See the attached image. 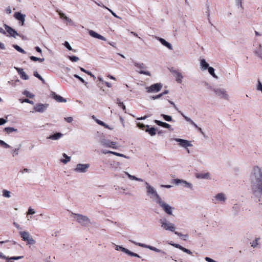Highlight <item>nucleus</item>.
Listing matches in <instances>:
<instances>
[{
	"mask_svg": "<svg viewBox=\"0 0 262 262\" xmlns=\"http://www.w3.org/2000/svg\"><path fill=\"white\" fill-rule=\"evenodd\" d=\"M249 181L252 194L259 201L262 196V170L259 167L254 166L253 167Z\"/></svg>",
	"mask_w": 262,
	"mask_h": 262,
	"instance_id": "f257e3e1",
	"label": "nucleus"
},
{
	"mask_svg": "<svg viewBox=\"0 0 262 262\" xmlns=\"http://www.w3.org/2000/svg\"><path fill=\"white\" fill-rule=\"evenodd\" d=\"M145 184L147 189V193L149 197L152 199L156 203H157L162 199L157 193L156 190L153 187L150 186L147 182H145Z\"/></svg>",
	"mask_w": 262,
	"mask_h": 262,
	"instance_id": "f03ea898",
	"label": "nucleus"
},
{
	"mask_svg": "<svg viewBox=\"0 0 262 262\" xmlns=\"http://www.w3.org/2000/svg\"><path fill=\"white\" fill-rule=\"evenodd\" d=\"M161 227L165 231L174 232L175 233L176 227L174 224L170 222L166 219H161L159 220Z\"/></svg>",
	"mask_w": 262,
	"mask_h": 262,
	"instance_id": "7ed1b4c3",
	"label": "nucleus"
},
{
	"mask_svg": "<svg viewBox=\"0 0 262 262\" xmlns=\"http://www.w3.org/2000/svg\"><path fill=\"white\" fill-rule=\"evenodd\" d=\"M72 216L75 221L82 226H87L91 223L90 220L87 216L74 213H72Z\"/></svg>",
	"mask_w": 262,
	"mask_h": 262,
	"instance_id": "20e7f679",
	"label": "nucleus"
},
{
	"mask_svg": "<svg viewBox=\"0 0 262 262\" xmlns=\"http://www.w3.org/2000/svg\"><path fill=\"white\" fill-rule=\"evenodd\" d=\"M215 96L220 99L228 101L230 99V96L227 91L223 88H215L213 89Z\"/></svg>",
	"mask_w": 262,
	"mask_h": 262,
	"instance_id": "39448f33",
	"label": "nucleus"
},
{
	"mask_svg": "<svg viewBox=\"0 0 262 262\" xmlns=\"http://www.w3.org/2000/svg\"><path fill=\"white\" fill-rule=\"evenodd\" d=\"M157 204L162 208L163 211L169 215H172V211L174 209L173 207L168 204L165 203L162 199L159 201Z\"/></svg>",
	"mask_w": 262,
	"mask_h": 262,
	"instance_id": "423d86ee",
	"label": "nucleus"
},
{
	"mask_svg": "<svg viewBox=\"0 0 262 262\" xmlns=\"http://www.w3.org/2000/svg\"><path fill=\"white\" fill-rule=\"evenodd\" d=\"M19 235L22 240L27 242L28 244L33 245L35 244V242L34 239L32 237L28 232L20 231L19 232Z\"/></svg>",
	"mask_w": 262,
	"mask_h": 262,
	"instance_id": "0eeeda50",
	"label": "nucleus"
},
{
	"mask_svg": "<svg viewBox=\"0 0 262 262\" xmlns=\"http://www.w3.org/2000/svg\"><path fill=\"white\" fill-rule=\"evenodd\" d=\"M163 87V84L161 83H157L151 85L150 86L146 88L147 93H158L160 91Z\"/></svg>",
	"mask_w": 262,
	"mask_h": 262,
	"instance_id": "6e6552de",
	"label": "nucleus"
},
{
	"mask_svg": "<svg viewBox=\"0 0 262 262\" xmlns=\"http://www.w3.org/2000/svg\"><path fill=\"white\" fill-rule=\"evenodd\" d=\"M90 165L89 164H77L74 171L77 173H85L87 172Z\"/></svg>",
	"mask_w": 262,
	"mask_h": 262,
	"instance_id": "1a4fd4ad",
	"label": "nucleus"
},
{
	"mask_svg": "<svg viewBox=\"0 0 262 262\" xmlns=\"http://www.w3.org/2000/svg\"><path fill=\"white\" fill-rule=\"evenodd\" d=\"M171 140H174L179 142V145L183 147L184 148H187L188 147L192 146V144H191V142L187 140L179 139V138H174L171 139Z\"/></svg>",
	"mask_w": 262,
	"mask_h": 262,
	"instance_id": "9d476101",
	"label": "nucleus"
},
{
	"mask_svg": "<svg viewBox=\"0 0 262 262\" xmlns=\"http://www.w3.org/2000/svg\"><path fill=\"white\" fill-rule=\"evenodd\" d=\"M130 242H132L133 243L135 244L136 245H138L139 246H140L141 247H143V248H148L151 250H152L154 251H155L156 252H158V253H161L162 254H165V252H164L163 251L159 249H158L155 247H152L151 246H149V245H145L144 244H142V243H137V242H136L135 241H130Z\"/></svg>",
	"mask_w": 262,
	"mask_h": 262,
	"instance_id": "9b49d317",
	"label": "nucleus"
},
{
	"mask_svg": "<svg viewBox=\"0 0 262 262\" xmlns=\"http://www.w3.org/2000/svg\"><path fill=\"white\" fill-rule=\"evenodd\" d=\"M48 104L38 103L34 107V112L37 113H43L48 107Z\"/></svg>",
	"mask_w": 262,
	"mask_h": 262,
	"instance_id": "f8f14e48",
	"label": "nucleus"
},
{
	"mask_svg": "<svg viewBox=\"0 0 262 262\" xmlns=\"http://www.w3.org/2000/svg\"><path fill=\"white\" fill-rule=\"evenodd\" d=\"M226 200V197L224 193H219L213 196V201H214L215 203H224Z\"/></svg>",
	"mask_w": 262,
	"mask_h": 262,
	"instance_id": "ddd939ff",
	"label": "nucleus"
},
{
	"mask_svg": "<svg viewBox=\"0 0 262 262\" xmlns=\"http://www.w3.org/2000/svg\"><path fill=\"white\" fill-rule=\"evenodd\" d=\"M174 182L177 185L181 184L184 187L189 188L191 189H193V185L191 183H189L185 180L180 179H174Z\"/></svg>",
	"mask_w": 262,
	"mask_h": 262,
	"instance_id": "4468645a",
	"label": "nucleus"
},
{
	"mask_svg": "<svg viewBox=\"0 0 262 262\" xmlns=\"http://www.w3.org/2000/svg\"><path fill=\"white\" fill-rule=\"evenodd\" d=\"M14 17L17 20H19L21 26L24 25L25 21L26 15L21 13L20 12H17L14 13Z\"/></svg>",
	"mask_w": 262,
	"mask_h": 262,
	"instance_id": "2eb2a0df",
	"label": "nucleus"
},
{
	"mask_svg": "<svg viewBox=\"0 0 262 262\" xmlns=\"http://www.w3.org/2000/svg\"><path fill=\"white\" fill-rule=\"evenodd\" d=\"M4 27L7 32L10 34V36L14 38H16V36L18 35V34L15 30H14L13 29H12L11 27H9L7 25L5 24L4 25Z\"/></svg>",
	"mask_w": 262,
	"mask_h": 262,
	"instance_id": "dca6fc26",
	"label": "nucleus"
},
{
	"mask_svg": "<svg viewBox=\"0 0 262 262\" xmlns=\"http://www.w3.org/2000/svg\"><path fill=\"white\" fill-rule=\"evenodd\" d=\"M102 153L104 154H112L113 155H115V156H118V157H123V158H126V159H129L130 158L129 157L127 156H126L125 155H123L122 154H120V153L115 152V151L107 150H103L102 151Z\"/></svg>",
	"mask_w": 262,
	"mask_h": 262,
	"instance_id": "f3484780",
	"label": "nucleus"
},
{
	"mask_svg": "<svg viewBox=\"0 0 262 262\" xmlns=\"http://www.w3.org/2000/svg\"><path fill=\"white\" fill-rule=\"evenodd\" d=\"M14 68L17 71L21 79L24 80L29 79V76L26 74L23 69L17 67H14Z\"/></svg>",
	"mask_w": 262,
	"mask_h": 262,
	"instance_id": "a211bd4d",
	"label": "nucleus"
},
{
	"mask_svg": "<svg viewBox=\"0 0 262 262\" xmlns=\"http://www.w3.org/2000/svg\"><path fill=\"white\" fill-rule=\"evenodd\" d=\"M169 244L176 248H179V249L188 254L191 255L192 254V252L190 250L187 249L179 244L172 243L171 242Z\"/></svg>",
	"mask_w": 262,
	"mask_h": 262,
	"instance_id": "6ab92c4d",
	"label": "nucleus"
},
{
	"mask_svg": "<svg viewBox=\"0 0 262 262\" xmlns=\"http://www.w3.org/2000/svg\"><path fill=\"white\" fill-rule=\"evenodd\" d=\"M89 34L90 36H91L94 38H98V39H101L102 40H104V41L106 40V38L104 37L99 34L98 33L95 32L93 30H90L89 32Z\"/></svg>",
	"mask_w": 262,
	"mask_h": 262,
	"instance_id": "aec40b11",
	"label": "nucleus"
},
{
	"mask_svg": "<svg viewBox=\"0 0 262 262\" xmlns=\"http://www.w3.org/2000/svg\"><path fill=\"white\" fill-rule=\"evenodd\" d=\"M196 178L199 179H211L209 172L197 173L196 174Z\"/></svg>",
	"mask_w": 262,
	"mask_h": 262,
	"instance_id": "412c9836",
	"label": "nucleus"
},
{
	"mask_svg": "<svg viewBox=\"0 0 262 262\" xmlns=\"http://www.w3.org/2000/svg\"><path fill=\"white\" fill-rule=\"evenodd\" d=\"M63 135L61 133H56L48 137L47 139L56 141L59 140Z\"/></svg>",
	"mask_w": 262,
	"mask_h": 262,
	"instance_id": "4be33fe9",
	"label": "nucleus"
},
{
	"mask_svg": "<svg viewBox=\"0 0 262 262\" xmlns=\"http://www.w3.org/2000/svg\"><path fill=\"white\" fill-rule=\"evenodd\" d=\"M52 96L53 98L58 102H64L65 103L67 102V100L66 99H64V98H63L62 96H61L60 95H57L55 93H53L52 94Z\"/></svg>",
	"mask_w": 262,
	"mask_h": 262,
	"instance_id": "5701e85b",
	"label": "nucleus"
},
{
	"mask_svg": "<svg viewBox=\"0 0 262 262\" xmlns=\"http://www.w3.org/2000/svg\"><path fill=\"white\" fill-rule=\"evenodd\" d=\"M209 67V64L204 59H202L200 60V68L202 71H205L208 69Z\"/></svg>",
	"mask_w": 262,
	"mask_h": 262,
	"instance_id": "b1692460",
	"label": "nucleus"
},
{
	"mask_svg": "<svg viewBox=\"0 0 262 262\" xmlns=\"http://www.w3.org/2000/svg\"><path fill=\"white\" fill-rule=\"evenodd\" d=\"M0 258L2 259H6L7 260V259H20L23 258V256H12L9 257L5 256L3 253H0Z\"/></svg>",
	"mask_w": 262,
	"mask_h": 262,
	"instance_id": "393cba45",
	"label": "nucleus"
},
{
	"mask_svg": "<svg viewBox=\"0 0 262 262\" xmlns=\"http://www.w3.org/2000/svg\"><path fill=\"white\" fill-rule=\"evenodd\" d=\"M158 39L163 46L166 47L169 50H172V47L170 43L162 38H159Z\"/></svg>",
	"mask_w": 262,
	"mask_h": 262,
	"instance_id": "a878e982",
	"label": "nucleus"
},
{
	"mask_svg": "<svg viewBox=\"0 0 262 262\" xmlns=\"http://www.w3.org/2000/svg\"><path fill=\"white\" fill-rule=\"evenodd\" d=\"M111 140L108 139H106L105 138H102L100 140V143L101 145L106 147H110V143Z\"/></svg>",
	"mask_w": 262,
	"mask_h": 262,
	"instance_id": "bb28decb",
	"label": "nucleus"
},
{
	"mask_svg": "<svg viewBox=\"0 0 262 262\" xmlns=\"http://www.w3.org/2000/svg\"><path fill=\"white\" fill-rule=\"evenodd\" d=\"M2 193V196L4 198L9 199L11 197L12 192L7 189H3Z\"/></svg>",
	"mask_w": 262,
	"mask_h": 262,
	"instance_id": "cd10ccee",
	"label": "nucleus"
},
{
	"mask_svg": "<svg viewBox=\"0 0 262 262\" xmlns=\"http://www.w3.org/2000/svg\"><path fill=\"white\" fill-rule=\"evenodd\" d=\"M174 73L176 78V81L178 83H181L183 78V76H182V74L177 71H174Z\"/></svg>",
	"mask_w": 262,
	"mask_h": 262,
	"instance_id": "c85d7f7f",
	"label": "nucleus"
},
{
	"mask_svg": "<svg viewBox=\"0 0 262 262\" xmlns=\"http://www.w3.org/2000/svg\"><path fill=\"white\" fill-rule=\"evenodd\" d=\"M125 174L127 176L128 178L131 180H135V181H140V182H143V180L142 179H140V178H138L134 176H132L131 174H130L128 172H124Z\"/></svg>",
	"mask_w": 262,
	"mask_h": 262,
	"instance_id": "c756f323",
	"label": "nucleus"
},
{
	"mask_svg": "<svg viewBox=\"0 0 262 262\" xmlns=\"http://www.w3.org/2000/svg\"><path fill=\"white\" fill-rule=\"evenodd\" d=\"M146 127H147V128L145 129V132L148 133L151 136H155L156 134V129L154 127L148 128L149 126L147 125Z\"/></svg>",
	"mask_w": 262,
	"mask_h": 262,
	"instance_id": "7c9ffc66",
	"label": "nucleus"
},
{
	"mask_svg": "<svg viewBox=\"0 0 262 262\" xmlns=\"http://www.w3.org/2000/svg\"><path fill=\"white\" fill-rule=\"evenodd\" d=\"M155 122L160 126H161L163 127L166 128H169L170 127V125L165 122H163L159 120H155Z\"/></svg>",
	"mask_w": 262,
	"mask_h": 262,
	"instance_id": "2f4dec72",
	"label": "nucleus"
},
{
	"mask_svg": "<svg viewBox=\"0 0 262 262\" xmlns=\"http://www.w3.org/2000/svg\"><path fill=\"white\" fill-rule=\"evenodd\" d=\"M115 250L117 251L121 250V251L124 252L125 253L128 254V253L129 252V250L119 245H115Z\"/></svg>",
	"mask_w": 262,
	"mask_h": 262,
	"instance_id": "473e14b6",
	"label": "nucleus"
},
{
	"mask_svg": "<svg viewBox=\"0 0 262 262\" xmlns=\"http://www.w3.org/2000/svg\"><path fill=\"white\" fill-rule=\"evenodd\" d=\"M59 15L61 18L65 19L68 23H69L70 24L73 23L72 20L71 19L69 18L68 17H67L64 13H63L61 12H59Z\"/></svg>",
	"mask_w": 262,
	"mask_h": 262,
	"instance_id": "72a5a7b5",
	"label": "nucleus"
},
{
	"mask_svg": "<svg viewBox=\"0 0 262 262\" xmlns=\"http://www.w3.org/2000/svg\"><path fill=\"white\" fill-rule=\"evenodd\" d=\"M95 121L98 124L102 125V126H104V127L108 128L110 130H113L114 128L113 127H111L109 126L108 125H107L104 122H103V121H102L100 120L95 119Z\"/></svg>",
	"mask_w": 262,
	"mask_h": 262,
	"instance_id": "f704fd0d",
	"label": "nucleus"
},
{
	"mask_svg": "<svg viewBox=\"0 0 262 262\" xmlns=\"http://www.w3.org/2000/svg\"><path fill=\"white\" fill-rule=\"evenodd\" d=\"M208 71L209 73L214 78L217 79L218 77L214 72V69L213 67H209L208 68Z\"/></svg>",
	"mask_w": 262,
	"mask_h": 262,
	"instance_id": "c9c22d12",
	"label": "nucleus"
},
{
	"mask_svg": "<svg viewBox=\"0 0 262 262\" xmlns=\"http://www.w3.org/2000/svg\"><path fill=\"white\" fill-rule=\"evenodd\" d=\"M62 156L63 157L65 158V159H61L60 160L61 162H62L64 164H67V163H68L70 161L71 159V157L68 156L67 154H66L64 153L62 154Z\"/></svg>",
	"mask_w": 262,
	"mask_h": 262,
	"instance_id": "e433bc0d",
	"label": "nucleus"
},
{
	"mask_svg": "<svg viewBox=\"0 0 262 262\" xmlns=\"http://www.w3.org/2000/svg\"><path fill=\"white\" fill-rule=\"evenodd\" d=\"M182 116L184 117V118L188 122H189L192 125H194L195 127H198V125L194 122L193 120L191 119L190 118L185 116L184 114L181 113Z\"/></svg>",
	"mask_w": 262,
	"mask_h": 262,
	"instance_id": "4c0bfd02",
	"label": "nucleus"
},
{
	"mask_svg": "<svg viewBox=\"0 0 262 262\" xmlns=\"http://www.w3.org/2000/svg\"><path fill=\"white\" fill-rule=\"evenodd\" d=\"M175 234L181 237V238L184 241H186L188 239V235L187 234H183L178 232H176Z\"/></svg>",
	"mask_w": 262,
	"mask_h": 262,
	"instance_id": "58836bf2",
	"label": "nucleus"
},
{
	"mask_svg": "<svg viewBox=\"0 0 262 262\" xmlns=\"http://www.w3.org/2000/svg\"><path fill=\"white\" fill-rule=\"evenodd\" d=\"M5 131L8 134H10L14 132H16L17 129L12 127H7L5 128Z\"/></svg>",
	"mask_w": 262,
	"mask_h": 262,
	"instance_id": "ea45409f",
	"label": "nucleus"
},
{
	"mask_svg": "<svg viewBox=\"0 0 262 262\" xmlns=\"http://www.w3.org/2000/svg\"><path fill=\"white\" fill-rule=\"evenodd\" d=\"M257 56L262 59V46L259 45V48L256 51Z\"/></svg>",
	"mask_w": 262,
	"mask_h": 262,
	"instance_id": "a19ab883",
	"label": "nucleus"
},
{
	"mask_svg": "<svg viewBox=\"0 0 262 262\" xmlns=\"http://www.w3.org/2000/svg\"><path fill=\"white\" fill-rule=\"evenodd\" d=\"M23 94L25 95L27 97L30 98H33L34 97V95L29 92V91L25 90L23 92Z\"/></svg>",
	"mask_w": 262,
	"mask_h": 262,
	"instance_id": "79ce46f5",
	"label": "nucleus"
},
{
	"mask_svg": "<svg viewBox=\"0 0 262 262\" xmlns=\"http://www.w3.org/2000/svg\"><path fill=\"white\" fill-rule=\"evenodd\" d=\"M13 47L18 52H20L21 53H23V54H26V52L23 49H21L19 46H18V45H14L13 46Z\"/></svg>",
	"mask_w": 262,
	"mask_h": 262,
	"instance_id": "37998d69",
	"label": "nucleus"
},
{
	"mask_svg": "<svg viewBox=\"0 0 262 262\" xmlns=\"http://www.w3.org/2000/svg\"><path fill=\"white\" fill-rule=\"evenodd\" d=\"M30 58L32 61H39L40 62H42L45 60V58H40L36 57L33 56H31L30 57Z\"/></svg>",
	"mask_w": 262,
	"mask_h": 262,
	"instance_id": "c03bdc74",
	"label": "nucleus"
},
{
	"mask_svg": "<svg viewBox=\"0 0 262 262\" xmlns=\"http://www.w3.org/2000/svg\"><path fill=\"white\" fill-rule=\"evenodd\" d=\"M258 240H259V238H256L254 241H252L250 243L251 247H252L254 248L257 247L258 246V245H259Z\"/></svg>",
	"mask_w": 262,
	"mask_h": 262,
	"instance_id": "a18cd8bd",
	"label": "nucleus"
},
{
	"mask_svg": "<svg viewBox=\"0 0 262 262\" xmlns=\"http://www.w3.org/2000/svg\"><path fill=\"white\" fill-rule=\"evenodd\" d=\"M33 75L35 77L38 78L39 80H40L43 83H45V80H44V79L37 72H34Z\"/></svg>",
	"mask_w": 262,
	"mask_h": 262,
	"instance_id": "49530a36",
	"label": "nucleus"
},
{
	"mask_svg": "<svg viewBox=\"0 0 262 262\" xmlns=\"http://www.w3.org/2000/svg\"><path fill=\"white\" fill-rule=\"evenodd\" d=\"M110 145V147H108V148H112L113 149H117L118 148V146H117V143L114 141H111Z\"/></svg>",
	"mask_w": 262,
	"mask_h": 262,
	"instance_id": "de8ad7c7",
	"label": "nucleus"
},
{
	"mask_svg": "<svg viewBox=\"0 0 262 262\" xmlns=\"http://www.w3.org/2000/svg\"><path fill=\"white\" fill-rule=\"evenodd\" d=\"M0 145L5 148H9L10 147L9 144L1 140H0Z\"/></svg>",
	"mask_w": 262,
	"mask_h": 262,
	"instance_id": "09e8293b",
	"label": "nucleus"
},
{
	"mask_svg": "<svg viewBox=\"0 0 262 262\" xmlns=\"http://www.w3.org/2000/svg\"><path fill=\"white\" fill-rule=\"evenodd\" d=\"M19 101L21 103H25V102H26V103H29L30 104H34V102L32 100H30L29 99H20L19 100Z\"/></svg>",
	"mask_w": 262,
	"mask_h": 262,
	"instance_id": "8fccbe9b",
	"label": "nucleus"
},
{
	"mask_svg": "<svg viewBox=\"0 0 262 262\" xmlns=\"http://www.w3.org/2000/svg\"><path fill=\"white\" fill-rule=\"evenodd\" d=\"M161 116L163 117V118L164 119V120L167 121H170L172 120V118L170 116L164 115V114H162Z\"/></svg>",
	"mask_w": 262,
	"mask_h": 262,
	"instance_id": "3c124183",
	"label": "nucleus"
},
{
	"mask_svg": "<svg viewBox=\"0 0 262 262\" xmlns=\"http://www.w3.org/2000/svg\"><path fill=\"white\" fill-rule=\"evenodd\" d=\"M74 77L76 78H77V79H78L81 82L84 83L85 85L88 84V82H85L84 81V80L82 78H81V77H80L78 75L74 74Z\"/></svg>",
	"mask_w": 262,
	"mask_h": 262,
	"instance_id": "603ef678",
	"label": "nucleus"
},
{
	"mask_svg": "<svg viewBox=\"0 0 262 262\" xmlns=\"http://www.w3.org/2000/svg\"><path fill=\"white\" fill-rule=\"evenodd\" d=\"M134 65L135 67H136L137 68H138L139 69H144V65L143 63L135 62V63H134Z\"/></svg>",
	"mask_w": 262,
	"mask_h": 262,
	"instance_id": "864d4df0",
	"label": "nucleus"
},
{
	"mask_svg": "<svg viewBox=\"0 0 262 262\" xmlns=\"http://www.w3.org/2000/svg\"><path fill=\"white\" fill-rule=\"evenodd\" d=\"M69 58L73 62H77L79 60V58L75 56H69Z\"/></svg>",
	"mask_w": 262,
	"mask_h": 262,
	"instance_id": "5fc2aeb1",
	"label": "nucleus"
},
{
	"mask_svg": "<svg viewBox=\"0 0 262 262\" xmlns=\"http://www.w3.org/2000/svg\"><path fill=\"white\" fill-rule=\"evenodd\" d=\"M19 150V148H16L12 150V154L13 157H15L18 155Z\"/></svg>",
	"mask_w": 262,
	"mask_h": 262,
	"instance_id": "6e6d98bb",
	"label": "nucleus"
},
{
	"mask_svg": "<svg viewBox=\"0 0 262 262\" xmlns=\"http://www.w3.org/2000/svg\"><path fill=\"white\" fill-rule=\"evenodd\" d=\"M64 120L68 123H72L74 119L72 117H67L64 118Z\"/></svg>",
	"mask_w": 262,
	"mask_h": 262,
	"instance_id": "4d7b16f0",
	"label": "nucleus"
},
{
	"mask_svg": "<svg viewBox=\"0 0 262 262\" xmlns=\"http://www.w3.org/2000/svg\"><path fill=\"white\" fill-rule=\"evenodd\" d=\"M35 213V210L31 207H29L27 212V215L28 216L30 214H34Z\"/></svg>",
	"mask_w": 262,
	"mask_h": 262,
	"instance_id": "13d9d810",
	"label": "nucleus"
},
{
	"mask_svg": "<svg viewBox=\"0 0 262 262\" xmlns=\"http://www.w3.org/2000/svg\"><path fill=\"white\" fill-rule=\"evenodd\" d=\"M242 1L243 0H235V3L238 8L242 7Z\"/></svg>",
	"mask_w": 262,
	"mask_h": 262,
	"instance_id": "bf43d9fd",
	"label": "nucleus"
},
{
	"mask_svg": "<svg viewBox=\"0 0 262 262\" xmlns=\"http://www.w3.org/2000/svg\"><path fill=\"white\" fill-rule=\"evenodd\" d=\"M139 73L140 74H144V75H147L149 76H150L151 75V74L149 71H144L141 70V71H139Z\"/></svg>",
	"mask_w": 262,
	"mask_h": 262,
	"instance_id": "052dcab7",
	"label": "nucleus"
},
{
	"mask_svg": "<svg viewBox=\"0 0 262 262\" xmlns=\"http://www.w3.org/2000/svg\"><path fill=\"white\" fill-rule=\"evenodd\" d=\"M128 255H130L131 256H135V257H138V258L140 257V256L138 254L133 253V252L130 251H129V252L128 253Z\"/></svg>",
	"mask_w": 262,
	"mask_h": 262,
	"instance_id": "680f3d73",
	"label": "nucleus"
},
{
	"mask_svg": "<svg viewBox=\"0 0 262 262\" xmlns=\"http://www.w3.org/2000/svg\"><path fill=\"white\" fill-rule=\"evenodd\" d=\"M64 45L69 50H72V48L68 41H65Z\"/></svg>",
	"mask_w": 262,
	"mask_h": 262,
	"instance_id": "e2e57ef3",
	"label": "nucleus"
},
{
	"mask_svg": "<svg viewBox=\"0 0 262 262\" xmlns=\"http://www.w3.org/2000/svg\"><path fill=\"white\" fill-rule=\"evenodd\" d=\"M162 96L161 94L160 93V94H158L157 95L151 97V99L152 100H156V99H158L160 98Z\"/></svg>",
	"mask_w": 262,
	"mask_h": 262,
	"instance_id": "0e129e2a",
	"label": "nucleus"
},
{
	"mask_svg": "<svg viewBox=\"0 0 262 262\" xmlns=\"http://www.w3.org/2000/svg\"><path fill=\"white\" fill-rule=\"evenodd\" d=\"M168 102L171 104L172 105V106L174 108L175 110H176L177 111L178 110V107H177L176 104L173 102V101H171L170 100H168Z\"/></svg>",
	"mask_w": 262,
	"mask_h": 262,
	"instance_id": "69168bd1",
	"label": "nucleus"
},
{
	"mask_svg": "<svg viewBox=\"0 0 262 262\" xmlns=\"http://www.w3.org/2000/svg\"><path fill=\"white\" fill-rule=\"evenodd\" d=\"M137 126L142 129H144V127L146 126L144 124L141 123H138Z\"/></svg>",
	"mask_w": 262,
	"mask_h": 262,
	"instance_id": "338daca9",
	"label": "nucleus"
},
{
	"mask_svg": "<svg viewBox=\"0 0 262 262\" xmlns=\"http://www.w3.org/2000/svg\"><path fill=\"white\" fill-rule=\"evenodd\" d=\"M205 259L206 261H207L208 262H216L214 260H213L212 258L208 257H206Z\"/></svg>",
	"mask_w": 262,
	"mask_h": 262,
	"instance_id": "774afa93",
	"label": "nucleus"
}]
</instances>
